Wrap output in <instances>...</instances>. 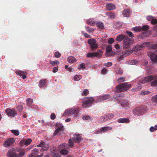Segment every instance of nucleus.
<instances>
[{"label":"nucleus","instance_id":"obj_1","mask_svg":"<svg viewBox=\"0 0 157 157\" xmlns=\"http://www.w3.org/2000/svg\"><path fill=\"white\" fill-rule=\"evenodd\" d=\"M150 49L152 52L150 55V57L152 61L154 63H157V43H155L154 45L150 47Z\"/></svg>","mask_w":157,"mask_h":157},{"label":"nucleus","instance_id":"obj_2","mask_svg":"<svg viewBox=\"0 0 157 157\" xmlns=\"http://www.w3.org/2000/svg\"><path fill=\"white\" fill-rule=\"evenodd\" d=\"M82 138L81 136L77 134H75L74 137L69 140L68 143L67 144L68 147V148H72L74 147V142L75 143H79L82 140Z\"/></svg>","mask_w":157,"mask_h":157},{"label":"nucleus","instance_id":"obj_3","mask_svg":"<svg viewBox=\"0 0 157 157\" xmlns=\"http://www.w3.org/2000/svg\"><path fill=\"white\" fill-rule=\"evenodd\" d=\"M131 84H128L127 82L121 84L116 87L115 91L119 93L125 91L131 88Z\"/></svg>","mask_w":157,"mask_h":157},{"label":"nucleus","instance_id":"obj_4","mask_svg":"<svg viewBox=\"0 0 157 157\" xmlns=\"http://www.w3.org/2000/svg\"><path fill=\"white\" fill-rule=\"evenodd\" d=\"M79 114V109H78L71 108L66 110L63 114V116L72 115L73 117H76Z\"/></svg>","mask_w":157,"mask_h":157},{"label":"nucleus","instance_id":"obj_5","mask_svg":"<svg viewBox=\"0 0 157 157\" xmlns=\"http://www.w3.org/2000/svg\"><path fill=\"white\" fill-rule=\"evenodd\" d=\"M82 106L83 107H88L94 101V99L92 97H85L82 99Z\"/></svg>","mask_w":157,"mask_h":157},{"label":"nucleus","instance_id":"obj_6","mask_svg":"<svg viewBox=\"0 0 157 157\" xmlns=\"http://www.w3.org/2000/svg\"><path fill=\"white\" fill-rule=\"evenodd\" d=\"M134 42L133 39L128 38L125 39L123 41V47L124 48L126 49L129 48L130 46Z\"/></svg>","mask_w":157,"mask_h":157},{"label":"nucleus","instance_id":"obj_7","mask_svg":"<svg viewBox=\"0 0 157 157\" xmlns=\"http://www.w3.org/2000/svg\"><path fill=\"white\" fill-rule=\"evenodd\" d=\"M157 78V75H150L147 77H145L141 81H139V83H141L144 84L148 82L151 81L154 79Z\"/></svg>","mask_w":157,"mask_h":157},{"label":"nucleus","instance_id":"obj_8","mask_svg":"<svg viewBox=\"0 0 157 157\" xmlns=\"http://www.w3.org/2000/svg\"><path fill=\"white\" fill-rule=\"evenodd\" d=\"M37 147H40L41 149L40 150L41 152L46 151L48 150L49 148V146L47 144H45V142L44 141H41L39 144L37 146Z\"/></svg>","mask_w":157,"mask_h":157},{"label":"nucleus","instance_id":"obj_9","mask_svg":"<svg viewBox=\"0 0 157 157\" xmlns=\"http://www.w3.org/2000/svg\"><path fill=\"white\" fill-rule=\"evenodd\" d=\"M87 43L90 46L91 48L92 49L97 48L98 47V45L97 43V41L94 39H89Z\"/></svg>","mask_w":157,"mask_h":157},{"label":"nucleus","instance_id":"obj_10","mask_svg":"<svg viewBox=\"0 0 157 157\" xmlns=\"http://www.w3.org/2000/svg\"><path fill=\"white\" fill-rule=\"evenodd\" d=\"M5 112L9 117H14L17 115L16 111L13 109L7 108Z\"/></svg>","mask_w":157,"mask_h":157},{"label":"nucleus","instance_id":"obj_11","mask_svg":"<svg viewBox=\"0 0 157 157\" xmlns=\"http://www.w3.org/2000/svg\"><path fill=\"white\" fill-rule=\"evenodd\" d=\"M32 142V140L31 138H29L26 140L23 139L20 141V144L21 146H23L24 145L27 146L30 144Z\"/></svg>","mask_w":157,"mask_h":157},{"label":"nucleus","instance_id":"obj_12","mask_svg":"<svg viewBox=\"0 0 157 157\" xmlns=\"http://www.w3.org/2000/svg\"><path fill=\"white\" fill-rule=\"evenodd\" d=\"M15 141L13 138H11L5 141L3 144L4 146L6 147H7L12 145Z\"/></svg>","mask_w":157,"mask_h":157},{"label":"nucleus","instance_id":"obj_13","mask_svg":"<svg viewBox=\"0 0 157 157\" xmlns=\"http://www.w3.org/2000/svg\"><path fill=\"white\" fill-rule=\"evenodd\" d=\"M7 155L9 157H17V154L16 152L13 148L9 150Z\"/></svg>","mask_w":157,"mask_h":157},{"label":"nucleus","instance_id":"obj_14","mask_svg":"<svg viewBox=\"0 0 157 157\" xmlns=\"http://www.w3.org/2000/svg\"><path fill=\"white\" fill-rule=\"evenodd\" d=\"M38 150L37 148H35L32 151L29 157H39V155H38Z\"/></svg>","mask_w":157,"mask_h":157},{"label":"nucleus","instance_id":"obj_15","mask_svg":"<svg viewBox=\"0 0 157 157\" xmlns=\"http://www.w3.org/2000/svg\"><path fill=\"white\" fill-rule=\"evenodd\" d=\"M150 43L149 42H145L142 44L137 45L139 50L143 49L145 48H146L150 45Z\"/></svg>","mask_w":157,"mask_h":157},{"label":"nucleus","instance_id":"obj_16","mask_svg":"<svg viewBox=\"0 0 157 157\" xmlns=\"http://www.w3.org/2000/svg\"><path fill=\"white\" fill-rule=\"evenodd\" d=\"M47 80L46 79H42L40 80L39 85L40 88H44L46 86Z\"/></svg>","mask_w":157,"mask_h":157},{"label":"nucleus","instance_id":"obj_17","mask_svg":"<svg viewBox=\"0 0 157 157\" xmlns=\"http://www.w3.org/2000/svg\"><path fill=\"white\" fill-rule=\"evenodd\" d=\"M56 125L58 127L54 132L55 135H56L59 132L63 131V126L60 124H57Z\"/></svg>","mask_w":157,"mask_h":157},{"label":"nucleus","instance_id":"obj_18","mask_svg":"<svg viewBox=\"0 0 157 157\" xmlns=\"http://www.w3.org/2000/svg\"><path fill=\"white\" fill-rule=\"evenodd\" d=\"M142 110L140 107H136L133 111V114L135 115H140L141 114Z\"/></svg>","mask_w":157,"mask_h":157},{"label":"nucleus","instance_id":"obj_19","mask_svg":"<svg viewBox=\"0 0 157 157\" xmlns=\"http://www.w3.org/2000/svg\"><path fill=\"white\" fill-rule=\"evenodd\" d=\"M106 8L109 11H110L115 9L116 6L113 4L109 3L106 5Z\"/></svg>","mask_w":157,"mask_h":157},{"label":"nucleus","instance_id":"obj_20","mask_svg":"<svg viewBox=\"0 0 157 157\" xmlns=\"http://www.w3.org/2000/svg\"><path fill=\"white\" fill-rule=\"evenodd\" d=\"M118 101L121 102V105L125 107H128L129 106V103L126 100H121V101H119L118 99H117Z\"/></svg>","mask_w":157,"mask_h":157},{"label":"nucleus","instance_id":"obj_21","mask_svg":"<svg viewBox=\"0 0 157 157\" xmlns=\"http://www.w3.org/2000/svg\"><path fill=\"white\" fill-rule=\"evenodd\" d=\"M106 15L108 16V18L109 19L114 18L116 16V13L113 12L107 13H106Z\"/></svg>","mask_w":157,"mask_h":157},{"label":"nucleus","instance_id":"obj_22","mask_svg":"<svg viewBox=\"0 0 157 157\" xmlns=\"http://www.w3.org/2000/svg\"><path fill=\"white\" fill-rule=\"evenodd\" d=\"M130 14V10L129 9H124L123 12L122 14L125 17H128Z\"/></svg>","mask_w":157,"mask_h":157},{"label":"nucleus","instance_id":"obj_23","mask_svg":"<svg viewBox=\"0 0 157 157\" xmlns=\"http://www.w3.org/2000/svg\"><path fill=\"white\" fill-rule=\"evenodd\" d=\"M112 129V128L109 126H107V127H104L102 128H101L100 130L99 131V132H105L107 131H109Z\"/></svg>","mask_w":157,"mask_h":157},{"label":"nucleus","instance_id":"obj_24","mask_svg":"<svg viewBox=\"0 0 157 157\" xmlns=\"http://www.w3.org/2000/svg\"><path fill=\"white\" fill-rule=\"evenodd\" d=\"M129 120L127 118H121L117 120V122L120 123H128L129 122Z\"/></svg>","mask_w":157,"mask_h":157},{"label":"nucleus","instance_id":"obj_25","mask_svg":"<svg viewBox=\"0 0 157 157\" xmlns=\"http://www.w3.org/2000/svg\"><path fill=\"white\" fill-rule=\"evenodd\" d=\"M125 36L123 34L119 35L116 38V40L117 41L120 42L124 39H125Z\"/></svg>","mask_w":157,"mask_h":157},{"label":"nucleus","instance_id":"obj_26","mask_svg":"<svg viewBox=\"0 0 157 157\" xmlns=\"http://www.w3.org/2000/svg\"><path fill=\"white\" fill-rule=\"evenodd\" d=\"M95 57H100L102 55V52L101 50H98L97 52H94Z\"/></svg>","mask_w":157,"mask_h":157},{"label":"nucleus","instance_id":"obj_27","mask_svg":"<svg viewBox=\"0 0 157 157\" xmlns=\"http://www.w3.org/2000/svg\"><path fill=\"white\" fill-rule=\"evenodd\" d=\"M76 60V59L73 56H70L67 58V61L70 63H73Z\"/></svg>","mask_w":157,"mask_h":157},{"label":"nucleus","instance_id":"obj_28","mask_svg":"<svg viewBox=\"0 0 157 157\" xmlns=\"http://www.w3.org/2000/svg\"><path fill=\"white\" fill-rule=\"evenodd\" d=\"M132 50H126L123 52V56L124 57H126V56L129 55L132 53Z\"/></svg>","mask_w":157,"mask_h":157},{"label":"nucleus","instance_id":"obj_29","mask_svg":"<svg viewBox=\"0 0 157 157\" xmlns=\"http://www.w3.org/2000/svg\"><path fill=\"white\" fill-rule=\"evenodd\" d=\"M15 73L17 75H19L20 76H22L24 74H27L26 72L19 70L16 71Z\"/></svg>","mask_w":157,"mask_h":157},{"label":"nucleus","instance_id":"obj_30","mask_svg":"<svg viewBox=\"0 0 157 157\" xmlns=\"http://www.w3.org/2000/svg\"><path fill=\"white\" fill-rule=\"evenodd\" d=\"M114 117V115L112 113H110L108 114L106 116H104V117H103L104 118V121L105 122V120H104L106 118H108L109 119L112 118L113 117Z\"/></svg>","mask_w":157,"mask_h":157},{"label":"nucleus","instance_id":"obj_31","mask_svg":"<svg viewBox=\"0 0 157 157\" xmlns=\"http://www.w3.org/2000/svg\"><path fill=\"white\" fill-rule=\"evenodd\" d=\"M86 30L89 33H93L94 31V29L93 28H90L89 26L85 27Z\"/></svg>","mask_w":157,"mask_h":157},{"label":"nucleus","instance_id":"obj_32","mask_svg":"<svg viewBox=\"0 0 157 157\" xmlns=\"http://www.w3.org/2000/svg\"><path fill=\"white\" fill-rule=\"evenodd\" d=\"M97 25L99 28L103 29L104 28V26L103 23L101 22H98L96 24Z\"/></svg>","mask_w":157,"mask_h":157},{"label":"nucleus","instance_id":"obj_33","mask_svg":"<svg viewBox=\"0 0 157 157\" xmlns=\"http://www.w3.org/2000/svg\"><path fill=\"white\" fill-rule=\"evenodd\" d=\"M27 105L28 106H30L33 102V100L32 99L28 98L26 100Z\"/></svg>","mask_w":157,"mask_h":157},{"label":"nucleus","instance_id":"obj_34","mask_svg":"<svg viewBox=\"0 0 157 157\" xmlns=\"http://www.w3.org/2000/svg\"><path fill=\"white\" fill-rule=\"evenodd\" d=\"M82 78V77L80 75H76L75 76L74 79L76 81H78L81 79Z\"/></svg>","mask_w":157,"mask_h":157},{"label":"nucleus","instance_id":"obj_35","mask_svg":"<svg viewBox=\"0 0 157 157\" xmlns=\"http://www.w3.org/2000/svg\"><path fill=\"white\" fill-rule=\"evenodd\" d=\"M149 29V26L148 25H144L142 27H141V31H146L148 30Z\"/></svg>","mask_w":157,"mask_h":157},{"label":"nucleus","instance_id":"obj_36","mask_svg":"<svg viewBox=\"0 0 157 157\" xmlns=\"http://www.w3.org/2000/svg\"><path fill=\"white\" fill-rule=\"evenodd\" d=\"M112 50V47L111 45H108L107 46L106 49V51L107 52L109 53Z\"/></svg>","mask_w":157,"mask_h":157},{"label":"nucleus","instance_id":"obj_37","mask_svg":"<svg viewBox=\"0 0 157 157\" xmlns=\"http://www.w3.org/2000/svg\"><path fill=\"white\" fill-rule=\"evenodd\" d=\"M151 24L155 25L153 27V29H154V27L157 25V19H155L154 17L152 20L151 21Z\"/></svg>","mask_w":157,"mask_h":157},{"label":"nucleus","instance_id":"obj_38","mask_svg":"<svg viewBox=\"0 0 157 157\" xmlns=\"http://www.w3.org/2000/svg\"><path fill=\"white\" fill-rule=\"evenodd\" d=\"M68 151L66 149H63L60 151V153L63 155H65L68 153Z\"/></svg>","mask_w":157,"mask_h":157},{"label":"nucleus","instance_id":"obj_39","mask_svg":"<svg viewBox=\"0 0 157 157\" xmlns=\"http://www.w3.org/2000/svg\"><path fill=\"white\" fill-rule=\"evenodd\" d=\"M82 118L83 120H92L91 117L87 115L83 116Z\"/></svg>","mask_w":157,"mask_h":157},{"label":"nucleus","instance_id":"obj_40","mask_svg":"<svg viewBox=\"0 0 157 157\" xmlns=\"http://www.w3.org/2000/svg\"><path fill=\"white\" fill-rule=\"evenodd\" d=\"M86 23L88 25H90L93 26L95 25V23L92 20L89 19L86 21Z\"/></svg>","mask_w":157,"mask_h":157},{"label":"nucleus","instance_id":"obj_41","mask_svg":"<svg viewBox=\"0 0 157 157\" xmlns=\"http://www.w3.org/2000/svg\"><path fill=\"white\" fill-rule=\"evenodd\" d=\"M94 55V52L88 53L86 54V56L87 58L95 57Z\"/></svg>","mask_w":157,"mask_h":157},{"label":"nucleus","instance_id":"obj_42","mask_svg":"<svg viewBox=\"0 0 157 157\" xmlns=\"http://www.w3.org/2000/svg\"><path fill=\"white\" fill-rule=\"evenodd\" d=\"M89 94V91L87 89H85L82 94V96H86Z\"/></svg>","mask_w":157,"mask_h":157},{"label":"nucleus","instance_id":"obj_43","mask_svg":"<svg viewBox=\"0 0 157 157\" xmlns=\"http://www.w3.org/2000/svg\"><path fill=\"white\" fill-rule=\"evenodd\" d=\"M125 81V78L123 77H120L117 79V81L119 83L123 82Z\"/></svg>","mask_w":157,"mask_h":157},{"label":"nucleus","instance_id":"obj_44","mask_svg":"<svg viewBox=\"0 0 157 157\" xmlns=\"http://www.w3.org/2000/svg\"><path fill=\"white\" fill-rule=\"evenodd\" d=\"M103 101H104V100L103 99V96H99L97 98V100H96V102H98Z\"/></svg>","mask_w":157,"mask_h":157},{"label":"nucleus","instance_id":"obj_45","mask_svg":"<svg viewBox=\"0 0 157 157\" xmlns=\"http://www.w3.org/2000/svg\"><path fill=\"white\" fill-rule=\"evenodd\" d=\"M132 30L136 31L139 32L141 31L140 27H135L132 28Z\"/></svg>","mask_w":157,"mask_h":157},{"label":"nucleus","instance_id":"obj_46","mask_svg":"<svg viewBox=\"0 0 157 157\" xmlns=\"http://www.w3.org/2000/svg\"><path fill=\"white\" fill-rule=\"evenodd\" d=\"M86 68L85 65L83 63H81L80 64L79 66L78 67V69L80 70L82 69H84Z\"/></svg>","mask_w":157,"mask_h":157},{"label":"nucleus","instance_id":"obj_47","mask_svg":"<svg viewBox=\"0 0 157 157\" xmlns=\"http://www.w3.org/2000/svg\"><path fill=\"white\" fill-rule=\"evenodd\" d=\"M132 52H136L139 50L138 46H136L133 48L131 50Z\"/></svg>","mask_w":157,"mask_h":157},{"label":"nucleus","instance_id":"obj_48","mask_svg":"<svg viewBox=\"0 0 157 157\" xmlns=\"http://www.w3.org/2000/svg\"><path fill=\"white\" fill-rule=\"evenodd\" d=\"M151 85L152 86H156L157 85V79L152 81L151 83Z\"/></svg>","mask_w":157,"mask_h":157},{"label":"nucleus","instance_id":"obj_49","mask_svg":"<svg viewBox=\"0 0 157 157\" xmlns=\"http://www.w3.org/2000/svg\"><path fill=\"white\" fill-rule=\"evenodd\" d=\"M126 33L128 34V36L130 37L133 38L134 36V35L132 33V32L129 31H126Z\"/></svg>","mask_w":157,"mask_h":157},{"label":"nucleus","instance_id":"obj_50","mask_svg":"<svg viewBox=\"0 0 157 157\" xmlns=\"http://www.w3.org/2000/svg\"><path fill=\"white\" fill-rule=\"evenodd\" d=\"M11 132L16 136H17L19 134V132L17 130H11Z\"/></svg>","mask_w":157,"mask_h":157},{"label":"nucleus","instance_id":"obj_51","mask_svg":"<svg viewBox=\"0 0 157 157\" xmlns=\"http://www.w3.org/2000/svg\"><path fill=\"white\" fill-rule=\"evenodd\" d=\"M151 93V92L149 91H141L140 93V94L141 95H145L148 94L149 93Z\"/></svg>","mask_w":157,"mask_h":157},{"label":"nucleus","instance_id":"obj_52","mask_svg":"<svg viewBox=\"0 0 157 157\" xmlns=\"http://www.w3.org/2000/svg\"><path fill=\"white\" fill-rule=\"evenodd\" d=\"M59 61L57 60H55L54 61H50V64L53 66H54L56 64H57Z\"/></svg>","mask_w":157,"mask_h":157},{"label":"nucleus","instance_id":"obj_53","mask_svg":"<svg viewBox=\"0 0 157 157\" xmlns=\"http://www.w3.org/2000/svg\"><path fill=\"white\" fill-rule=\"evenodd\" d=\"M102 96L104 100L108 99L110 98V95L109 94H105Z\"/></svg>","mask_w":157,"mask_h":157},{"label":"nucleus","instance_id":"obj_54","mask_svg":"<svg viewBox=\"0 0 157 157\" xmlns=\"http://www.w3.org/2000/svg\"><path fill=\"white\" fill-rule=\"evenodd\" d=\"M25 154V152L24 151H22L19 153L18 154H17V157H20L22 156Z\"/></svg>","mask_w":157,"mask_h":157},{"label":"nucleus","instance_id":"obj_55","mask_svg":"<svg viewBox=\"0 0 157 157\" xmlns=\"http://www.w3.org/2000/svg\"><path fill=\"white\" fill-rule=\"evenodd\" d=\"M55 56L57 58H59L61 56V54L59 52H56L55 53Z\"/></svg>","mask_w":157,"mask_h":157},{"label":"nucleus","instance_id":"obj_56","mask_svg":"<svg viewBox=\"0 0 157 157\" xmlns=\"http://www.w3.org/2000/svg\"><path fill=\"white\" fill-rule=\"evenodd\" d=\"M129 62H130V64L133 65L137 63L138 61L136 60L133 59L131 61H129Z\"/></svg>","mask_w":157,"mask_h":157},{"label":"nucleus","instance_id":"obj_57","mask_svg":"<svg viewBox=\"0 0 157 157\" xmlns=\"http://www.w3.org/2000/svg\"><path fill=\"white\" fill-rule=\"evenodd\" d=\"M153 101L157 102V95L153 96L152 97Z\"/></svg>","mask_w":157,"mask_h":157},{"label":"nucleus","instance_id":"obj_58","mask_svg":"<svg viewBox=\"0 0 157 157\" xmlns=\"http://www.w3.org/2000/svg\"><path fill=\"white\" fill-rule=\"evenodd\" d=\"M154 17L152 16H148L147 17V19L149 21H150L151 22V21L152 20V19L154 18Z\"/></svg>","mask_w":157,"mask_h":157},{"label":"nucleus","instance_id":"obj_59","mask_svg":"<svg viewBox=\"0 0 157 157\" xmlns=\"http://www.w3.org/2000/svg\"><path fill=\"white\" fill-rule=\"evenodd\" d=\"M114 40L113 38H109L108 40V43L109 44H112L114 42Z\"/></svg>","mask_w":157,"mask_h":157},{"label":"nucleus","instance_id":"obj_60","mask_svg":"<svg viewBox=\"0 0 157 157\" xmlns=\"http://www.w3.org/2000/svg\"><path fill=\"white\" fill-rule=\"evenodd\" d=\"M112 65V63L111 62H108L106 63H104V65L105 66L107 67H109L111 66Z\"/></svg>","mask_w":157,"mask_h":157},{"label":"nucleus","instance_id":"obj_61","mask_svg":"<svg viewBox=\"0 0 157 157\" xmlns=\"http://www.w3.org/2000/svg\"><path fill=\"white\" fill-rule=\"evenodd\" d=\"M82 33L83 34L84 36L87 38H89L90 37V36L87 33H84V32H82Z\"/></svg>","mask_w":157,"mask_h":157},{"label":"nucleus","instance_id":"obj_62","mask_svg":"<svg viewBox=\"0 0 157 157\" xmlns=\"http://www.w3.org/2000/svg\"><path fill=\"white\" fill-rule=\"evenodd\" d=\"M52 157H61V155L59 153H56L53 154L52 155Z\"/></svg>","mask_w":157,"mask_h":157},{"label":"nucleus","instance_id":"obj_63","mask_svg":"<svg viewBox=\"0 0 157 157\" xmlns=\"http://www.w3.org/2000/svg\"><path fill=\"white\" fill-rule=\"evenodd\" d=\"M50 117L52 120H54L56 118V116L54 113H52Z\"/></svg>","mask_w":157,"mask_h":157},{"label":"nucleus","instance_id":"obj_64","mask_svg":"<svg viewBox=\"0 0 157 157\" xmlns=\"http://www.w3.org/2000/svg\"><path fill=\"white\" fill-rule=\"evenodd\" d=\"M148 61L147 60H145L143 62L142 64L143 66H146L148 64Z\"/></svg>","mask_w":157,"mask_h":157}]
</instances>
